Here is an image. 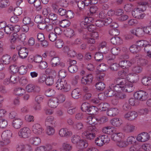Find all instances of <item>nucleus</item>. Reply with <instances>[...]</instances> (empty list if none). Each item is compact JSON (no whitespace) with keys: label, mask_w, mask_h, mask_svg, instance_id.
Segmentation results:
<instances>
[{"label":"nucleus","mask_w":151,"mask_h":151,"mask_svg":"<svg viewBox=\"0 0 151 151\" xmlns=\"http://www.w3.org/2000/svg\"><path fill=\"white\" fill-rule=\"evenodd\" d=\"M89 125L87 127V130L82 133V136L87 139L92 140L98 134V129L95 125L93 124V123L89 121Z\"/></svg>","instance_id":"f257e3e1"},{"label":"nucleus","mask_w":151,"mask_h":151,"mask_svg":"<svg viewBox=\"0 0 151 151\" xmlns=\"http://www.w3.org/2000/svg\"><path fill=\"white\" fill-rule=\"evenodd\" d=\"M55 86L58 89L62 90L64 92H68L71 89L70 86L67 84L66 81L62 79L57 81L55 84Z\"/></svg>","instance_id":"f03ea898"},{"label":"nucleus","mask_w":151,"mask_h":151,"mask_svg":"<svg viewBox=\"0 0 151 151\" xmlns=\"http://www.w3.org/2000/svg\"><path fill=\"white\" fill-rule=\"evenodd\" d=\"M136 62L139 66H145L147 65L148 63V61L145 58H141L139 54L134 55L133 58V63Z\"/></svg>","instance_id":"7ed1b4c3"},{"label":"nucleus","mask_w":151,"mask_h":151,"mask_svg":"<svg viewBox=\"0 0 151 151\" xmlns=\"http://www.w3.org/2000/svg\"><path fill=\"white\" fill-rule=\"evenodd\" d=\"M147 93L145 91L142 90L137 91L134 94V96L137 100L143 101L146 100L147 98Z\"/></svg>","instance_id":"20e7f679"},{"label":"nucleus","mask_w":151,"mask_h":151,"mask_svg":"<svg viewBox=\"0 0 151 151\" xmlns=\"http://www.w3.org/2000/svg\"><path fill=\"white\" fill-rule=\"evenodd\" d=\"M30 133L31 131L29 128L24 127L19 130L18 132V135L20 138H26L30 136Z\"/></svg>","instance_id":"39448f33"},{"label":"nucleus","mask_w":151,"mask_h":151,"mask_svg":"<svg viewBox=\"0 0 151 151\" xmlns=\"http://www.w3.org/2000/svg\"><path fill=\"white\" fill-rule=\"evenodd\" d=\"M12 132L9 130L4 131L2 134L1 137L2 140L6 142V143L9 144L10 142V138L12 136Z\"/></svg>","instance_id":"423d86ee"},{"label":"nucleus","mask_w":151,"mask_h":151,"mask_svg":"<svg viewBox=\"0 0 151 151\" xmlns=\"http://www.w3.org/2000/svg\"><path fill=\"white\" fill-rule=\"evenodd\" d=\"M132 76L131 73H129L128 74L126 78L127 80L130 83L128 85L127 84L126 85V84L124 85V87L125 88L124 91H125L127 92H131L132 91Z\"/></svg>","instance_id":"0eeeda50"},{"label":"nucleus","mask_w":151,"mask_h":151,"mask_svg":"<svg viewBox=\"0 0 151 151\" xmlns=\"http://www.w3.org/2000/svg\"><path fill=\"white\" fill-rule=\"evenodd\" d=\"M93 77L92 74H89L83 76L81 79V83L85 85H90L92 83Z\"/></svg>","instance_id":"6e6552de"},{"label":"nucleus","mask_w":151,"mask_h":151,"mask_svg":"<svg viewBox=\"0 0 151 151\" xmlns=\"http://www.w3.org/2000/svg\"><path fill=\"white\" fill-rule=\"evenodd\" d=\"M93 20V19L92 17H86L85 18L84 20L80 23V26L83 29H86Z\"/></svg>","instance_id":"1a4fd4ad"},{"label":"nucleus","mask_w":151,"mask_h":151,"mask_svg":"<svg viewBox=\"0 0 151 151\" xmlns=\"http://www.w3.org/2000/svg\"><path fill=\"white\" fill-rule=\"evenodd\" d=\"M150 139L149 133L143 132L138 134L136 139L138 142H145Z\"/></svg>","instance_id":"9d476101"},{"label":"nucleus","mask_w":151,"mask_h":151,"mask_svg":"<svg viewBox=\"0 0 151 151\" xmlns=\"http://www.w3.org/2000/svg\"><path fill=\"white\" fill-rule=\"evenodd\" d=\"M19 47H17L16 49L18 50V55L21 58H25L28 55V50L25 47L21 48L18 49Z\"/></svg>","instance_id":"9b49d317"},{"label":"nucleus","mask_w":151,"mask_h":151,"mask_svg":"<svg viewBox=\"0 0 151 151\" xmlns=\"http://www.w3.org/2000/svg\"><path fill=\"white\" fill-rule=\"evenodd\" d=\"M32 130L35 134L40 135L42 133L43 130L40 124H36L33 126Z\"/></svg>","instance_id":"f8f14e48"},{"label":"nucleus","mask_w":151,"mask_h":151,"mask_svg":"<svg viewBox=\"0 0 151 151\" xmlns=\"http://www.w3.org/2000/svg\"><path fill=\"white\" fill-rule=\"evenodd\" d=\"M45 125L46 126H52L55 127L56 125L54 117L51 116L47 117L45 120Z\"/></svg>","instance_id":"ddd939ff"},{"label":"nucleus","mask_w":151,"mask_h":151,"mask_svg":"<svg viewBox=\"0 0 151 151\" xmlns=\"http://www.w3.org/2000/svg\"><path fill=\"white\" fill-rule=\"evenodd\" d=\"M22 121L20 119H15L12 122L13 127L16 129L20 128L22 125Z\"/></svg>","instance_id":"4468645a"},{"label":"nucleus","mask_w":151,"mask_h":151,"mask_svg":"<svg viewBox=\"0 0 151 151\" xmlns=\"http://www.w3.org/2000/svg\"><path fill=\"white\" fill-rule=\"evenodd\" d=\"M48 104L50 107L55 108L57 107L59 103L57 99L56 98H53L49 100Z\"/></svg>","instance_id":"2eb2a0df"},{"label":"nucleus","mask_w":151,"mask_h":151,"mask_svg":"<svg viewBox=\"0 0 151 151\" xmlns=\"http://www.w3.org/2000/svg\"><path fill=\"white\" fill-rule=\"evenodd\" d=\"M71 134V132L69 131L66 128L61 129L59 132V134L61 137H67Z\"/></svg>","instance_id":"dca6fc26"},{"label":"nucleus","mask_w":151,"mask_h":151,"mask_svg":"<svg viewBox=\"0 0 151 151\" xmlns=\"http://www.w3.org/2000/svg\"><path fill=\"white\" fill-rule=\"evenodd\" d=\"M26 90L28 92H31L34 91H39L40 88L38 87H35L32 84L28 85L26 87Z\"/></svg>","instance_id":"f3484780"},{"label":"nucleus","mask_w":151,"mask_h":151,"mask_svg":"<svg viewBox=\"0 0 151 151\" xmlns=\"http://www.w3.org/2000/svg\"><path fill=\"white\" fill-rule=\"evenodd\" d=\"M143 28H138L136 29H133V34L138 37H141L145 34Z\"/></svg>","instance_id":"a211bd4d"},{"label":"nucleus","mask_w":151,"mask_h":151,"mask_svg":"<svg viewBox=\"0 0 151 151\" xmlns=\"http://www.w3.org/2000/svg\"><path fill=\"white\" fill-rule=\"evenodd\" d=\"M107 114L110 116H114L117 115L119 113V111L116 108H111L108 109Z\"/></svg>","instance_id":"6ab92c4d"},{"label":"nucleus","mask_w":151,"mask_h":151,"mask_svg":"<svg viewBox=\"0 0 151 151\" xmlns=\"http://www.w3.org/2000/svg\"><path fill=\"white\" fill-rule=\"evenodd\" d=\"M81 95V92L80 89L76 88L74 89L71 93L72 97L76 99H77L80 98Z\"/></svg>","instance_id":"aec40b11"},{"label":"nucleus","mask_w":151,"mask_h":151,"mask_svg":"<svg viewBox=\"0 0 151 151\" xmlns=\"http://www.w3.org/2000/svg\"><path fill=\"white\" fill-rule=\"evenodd\" d=\"M110 40L111 43L114 45H119L122 43V40L119 37H113Z\"/></svg>","instance_id":"412c9836"},{"label":"nucleus","mask_w":151,"mask_h":151,"mask_svg":"<svg viewBox=\"0 0 151 151\" xmlns=\"http://www.w3.org/2000/svg\"><path fill=\"white\" fill-rule=\"evenodd\" d=\"M11 60L10 56L8 55H6L2 57L1 59V62L4 64H8L10 63Z\"/></svg>","instance_id":"4be33fe9"},{"label":"nucleus","mask_w":151,"mask_h":151,"mask_svg":"<svg viewBox=\"0 0 151 151\" xmlns=\"http://www.w3.org/2000/svg\"><path fill=\"white\" fill-rule=\"evenodd\" d=\"M76 146L82 149L87 147L88 146V144L86 140L81 139Z\"/></svg>","instance_id":"5701e85b"},{"label":"nucleus","mask_w":151,"mask_h":151,"mask_svg":"<svg viewBox=\"0 0 151 151\" xmlns=\"http://www.w3.org/2000/svg\"><path fill=\"white\" fill-rule=\"evenodd\" d=\"M22 22L24 24L28 25L30 27H32L34 25V23L31 20V19L28 17H25L23 18Z\"/></svg>","instance_id":"b1692460"},{"label":"nucleus","mask_w":151,"mask_h":151,"mask_svg":"<svg viewBox=\"0 0 151 151\" xmlns=\"http://www.w3.org/2000/svg\"><path fill=\"white\" fill-rule=\"evenodd\" d=\"M114 83L116 85L124 86L126 84V80L124 78H116L114 81Z\"/></svg>","instance_id":"393cba45"},{"label":"nucleus","mask_w":151,"mask_h":151,"mask_svg":"<svg viewBox=\"0 0 151 151\" xmlns=\"http://www.w3.org/2000/svg\"><path fill=\"white\" fill-rule=\"evenodd\" d=\"M29 141L31 144L35 145H37L40 144L41 139L38 137H32L29 139Z\"/></svg>","instance_id":"a878e982"},{"label":"nucleus","mask_w":151,"mask_h":151,"mask_svg":"<svg viewBox=\"0 0 151 151\" xmlns=\"http://www.w3.org/2000/svg\"><path fill=\"white\" fill-rule=\"evenodd\" d=\"M109 105L107 103H101L98 104V108L101 111H106L108 109Z\"/></svg>","instance_id":"bb28decb"},{"label":"nucleus","mask_w":151,"mask_h":151,"mask_svg":"<svg viewBox=\"0 0 151 151\" xmlns=\"http://www.w3.org/2000/svg\"><path fill=\"white\" fill-rule=\"evenodd\" d=\"M46 133L49 136H52L55 133V129L54 126H46Z\"/></svg>","instance_id":"cd10ccee"},{"label":"nucleus","mask_w":151,"mask_h":151,"mask_svg":"<svg viewBox=\"0 0 151 151\" xmlns=\"http://www.w3.org/2000/svg\"><path fill=\"white\" fill-rule=\"evenodd\" d=\"M10 80L12 84L16 83L19 81V77L18 75L14 73L10 76Z\"/></svg>","instance_id":"c85d7f7f"},{"label":"nucleus","mask_w":151,"mask_h":151,"mask_svg":"<svg viewBox=\"0 0 151 151\" xmlns=\"http://www.w3.org/2000/svg\"><path fill=\"white\" fill-rule=\"evenodd\" d=\"M64 33L65 36L69 38H71L74 35L73 30L69 28H67L65 31Z\"/></svg>","instance_id":"c756f323"},{"label":"nucleus","mask_w":151,"mask_h":151,"mask_svg":"<svg viewBox=\"0 0 151 151\" xmlns=\"http://www.w3.org/2000/svg\"><path fill=\"white\" fill-rule=\"evenodd\" d=\"M121 121L120 119L119 118H114L111 119L110 122L114 126L119 127L121 124Z\"/></svg>","instance_id":"7c9ffc66"},{"label":"nucleus","mask_w":151,"mask_h":151,"mask_svg":"<svg viewBox=\"0 0 151 151\" xmlns=\"http://www.w3.org/2000/svg\"><path fill=\"white\" fill-rule=\"evenodd\" d=\"M150 4H148V2L144 0H141L138 2V4L139 5L142 6L144 7V8L142 9L144 12L146 10V6H148L151 7V0H149Z\"/></svg>","instance_id":"2f4dec72"},{"label":"nucleus","mask_w":151,"mask_h":151,"mask_svg":"<svg viewBox=\"0 0 151 151\" xmlns=\"http://www.w3.org/2000/svg\"><path fill=\"white\" fill-rule=\"evenodd\" d=\"M95 86L97 89L99 91H102L105 88L106 85L103 82H99L96 83Z\"/></svg>","instance_id":"473e14b6"},{"label":"nucleus","mask_w":151,"mask_h":151,"mask_svg":"<svg viewBox=\"0 0 151 151\" xmlns=\"http://www.w3.org/2000/svg\"><path fill=\"white\" fill-rule=\"evenodd\" d=\"M115 94V92L111 88H110L105 91V94L107 97H111Z\"/></svg>","instance_id":"72a5a7b5"},{"label":"nucleus","mask_w":151,"mask_h":151,"mask_svg":"<svg viewBox=\"0 0 151 151\" xmlns=\"http://www.w3.org/2000/svg\"><path fill=\"white\" fill-rule=\"evenodd\" d=\"M124 91L117 93L116 95V96L118 99L122 100L125 99L126 97V95L124 92Z\"/></svg>","instance_id":"f704fd0d"},{"label":"nucleus","mask_w":151,"mask_h":151,"mask_svg":"<svg viewBox=\"0 0 151 151\" xmlns=\"http://www.w3.org/2000/svg\"><path fill=\"white\" fill-rule=\"evenodd\" d=\"M13 26L11 25H6L4 30L5 33L7 34H10L13 32Z\"/></svg>","instance_id":"c9c22d12"},{"label":"nucleus","mask_w":151,"mask_h":151,"mask_svg":"<svg viewBox=\"0 0 151 151\" xmlns=\"http://www.w3.org/2000/svg\"><path fill=\"white\" fill-rule=\"evenodd\" d=\"M132 99L131 98L129 100V104H125L123 105V107L124 109L126 111L131 109L132 104Z\"/></svg>","instance_id":"e433bc0d"},{"label":"nucleus","mask_w":151,"mask_h":151,"mask_svg":"<svg viewBox=\"0 0 151 151\" xmlns=\"http://www.w3.org/2000/svg\"><path fill=\"white\" fill-rule=\"evenodd\" d=\"M60 59L58 57H55L51 60L50 63L52 66H56L59 64Z\"/></svg>","instance_id":"4c0bfd02"},{"label":"nucleus","mask_w":151,"mask_h":151,"mask_svg":"<svg viewBox=\"0 0 151 151\" xmlns=\"http://www.w3.org/2000/svg\"><path fill=\"white\" fill-rule=\"evenodd\" d=\"M98 109V107L94 106H90L88 113L90 114H95Z\"/></svg>","instance_id":"58836bf2"},{"label":"nucleus","mask_w":151,"mask_h":151,"mask_svg":"<svg viewBox=\"0 0 151 151\" xmlns=\"http://www.w3.org/2000/svg\"><path fill=\"white\" fill-rule=\"evenodd\" d=\"M27 68L26 66L24 65L21 66L18 68V72L21 75L25 74L27 71Z\"/></svg>","instance_id":"ea45409f"},{"label":"nucleus","mask_w":151,"mask_h":151,"mask_svg":"<svg viewBox=\"0 0 151 151\" xmlns=\"http://www.w3.org/2000/svg\"><path fill=\"white\" fill-rule=\"evenodd\" d=\"M124 130L127 132H129L132 131V122H128L124 127Z\"/></svg>","instance_id":"a19ab883"},{"label":"nucleus","mask_w":151,"mask_h":151,"mask_svg":"<svg viewBox=\"0 0 151 151\" xmlns=\"http://www.w3.org/2000/svg\"><path fill=\"white\" fill-rule=\"evenodd\" d=\"M90 107L89 104L87 102H84L83 103L81 106V110L83 111L88 113Z\"/></svg>","instance_id":"79ce46f5"},{"label":"nucleus","mask_w":151,"mask_h":151,"mask_svg":"<svg viewBox=\"0 0 151 151\" xmlns=\"http://www.w3.org/2000/svg\"><path fill=\"white\" fill-rule=\"evenodd\" d=\"M113 90L115 92L117 93L120 92L122 91H124L125 88L124 86H120L118 85H116L115 86H113Z\"/></svg>","instance_id":"37998d69"},{"label":"nucleus","mask_w":151,"mask_h":151,"mask_svg":"<svg viewBox=\"0 0 151 151\" xmlns=\"http://www.w3.org/2000/svg\"><path fill=\"white\" fill-rule=\"evenodd\" d=\"M70 24V21L65 19L61 21L60 26L62 27L66 28L68 27Z\"/></svg>","instance_id":"c03bdc74"},{"label":"nucleus","mask_w":151,"mask_h":151,"mask_svg":"<svg viewBox=\"0 0 151 151\" xmlns=\"http://www.w3.org/2000/svg\"><path fill=\"white\" fill-rule=\"evenodd\" d=\"M147 42L146 41L144 40H140L137 41L136 42V44L138 47H139L141 49V47H145L147 44Z\"/></svg>","instance_id":"a18cd8bd"},{"label":"nucleus","mask_w":151,"mask_h":151,"mask_svg":"<svg viewBox=\"0 0 151 151\" xmlns=\"http://www.w3.org/2000/svg\"><path fill=\"white\" fill-rule=\"evenodd\" d=\"M33 4L34 6L36 8V10L37 11H39L42 9V6L40 0H36Z\"/></svg>","instance_id":"49530a36"},{"label":"nucleus","mask_w":151,"mask_h":151,"mask_svg":"<svg viewBox=\"0 0 151 151\" xmlns=\"http://www.w3.org/2000/svg\"><path fill=\"white\" fill-rule=\"evenodd\" d=\"M72 146L66 143H64L63 145L61 151H69L72 149Z\"/></svg>","instance_id":"de8ad7c7"},{"label":"nucleus","mask_w":151,"mask_h":151,"mask_svg":"<svg viewBox=\"0 0 151 151\" xmlns=\"http://www.w3.org/2000/svg\"><path fill=\"white\" fill-rule=\"evenodd\" d=\"M133 151H139L140 148V145L138 143L139 142L136 141L135 140H133Z\"/></svg>","instance_id":"09e8293b"},{"label":"nucleus","mask_w":151,"mask_h":151,"mask_svg":"<svg viewBox=\"0 0 151 151\" xmlns=\"http://www.w3.org/2000/svg\"><path fill=\"white\" fill-rule=\"evenodd\" d=\"M145 52L147 54V55L151 57V45L147 44L144 48Z\"/></svg>","instance_id":"8fccbe9b"},{"label":"nucleus","mask_w":151,"mask_h":151,"mask_svg":"<svg viewBox=\"0 0 151 151\" xmlns=\"http://www.w3.org/2000/svg\"><path fill=\"white\" fill-rule=\"evenodd\" d=\"M49 40L52 42L55 41L57 38V35L53 32H50L48 35Z\"/></svg>","instance_id":"3c124183"},{"label":"nucleus","mask_w":151,"mask_h":151,"mask_svg":"<svg viewBox=\"0 0 151 151\" xmlns=\"http://www.w3.org/2000/svg\"><path fill=\"white\" fill-rule=\"evenodd\" d=\"M94 58L96 61H101L103 59L104 56L101 52H98L95 54Z\"/></svg>","instance_id":"603ef678"},{"label":"nucleus","mask_w":151,"mask_h":151,"mask_svg":"<svg viewBox=\"0 0 151 151\" xmlns=\"http://www.w3.org/2000/svg\"><path fill=\"white\" fill-rule=\"evenodd\" d=\"M54 83V78L52 76H49L47 78L45 81V83L48 86H51Z\"/></svg>","instance_id":"864d4df0"},{"label":"nucleus","mask_w":151,"mask_h":151,"mask_svg":"<svg viewBox=\"0 0 151 151\" xmlns=\"http://www.w3.org/2000/svg\"><path fill=\"white\" fill-rule=\"evenodd\" d=\"M55 93V91L54 90L49 88L46 91L45 94L46 96L49 97L54 95Z\"/></svg>","instance_id":"5fc2aeb1"},{"label":"nucleus","mask_w":151,"mask_h":151,"mask_svg":"<svg viewBox=\"0 0 151 151\" xmlns=\"http://www.w3.org/2000/svg\"><path fill=\"white\" fill-rule=\"evenodd\" d=\"M109 34L113 36H118L119 34V31L117 28L111 29L109 31Z\"/></svg>","instance_id":"6e6d98bb"},{"label":"nucleus","mask_w":151,"mask_h":151,"mask_svg":"<svg viewBox=\"0 0 151 151\" xmlns=\"http://www.w3.org/2000/svg\"><path fill=\"white\" fill-rule=\"evenodd\" d=\"M18 35L16 33H13L12 34L10 39V42L12 44L15 43L17 38H18Z\"/></svg>","instance_id":"4d7b16f0"},{"label":"nucleus","mask_w":151,"mask_h":151,"mask_svg":"<svg viewBox=\"0 0 151 151\" xmlns=\"http://www.w3.org/2000/svg\"><path fill=\"white\" fill-rule=\"evenodd\" d=\"M9 1L8 0H0V7L4 8L9 5Z\"/></svg>","instance_id":"13d9d810"},{"label":"nucleus","mask_w":151,"mask_h":151,"mask_svg":"<svg viewBox=\"0 0 151 151\" xmlns=\"http://www.w3.org/2000/svg\"><path fill=\"white\" fill-rule=\"evenodd\" d=\"M68 71L71 73H74L76 72L78 70V67L76 65H71L68 68Z\"/></svg>","instance_id":"bf43d9fd"},{"label":"nucleus","mask_w":151,"mask_h":151,"mask_svg":"<svg viewBox=\"0 0 151 151\" xmlns=\"http://www.w3.org/2000/svg\"><path fill=\"white\" fill-rule=\"evenodd\" d=\"M140 50V47H138L136 44H135L133 45V58L134 57V55H136V54H138L137 53Z\"/></svg>","instance_id":"052dcab7"},{"label":"nucleus","mask_w":151,"mask_h":151,"mask_svg":"<svg viewBox=\"0 0 151 151\" xmlns=\"http://www.w3.org/2000/svg\"><path fill=\"white\" fill-rule=\"evenodd\" d=\"M102 132L105 134H110L113 132V130L110 127H104L102 129Z\"/></svg>","instance_id":"680f3d73"},{"label":"nucleus","mask_w":151,"mask_h":151,"mask_svg":"<svg viewBox=\"0 0 151 151\" xmlns=\"http://www.w3.org/2000/svg\"><path fill=\"white\" fill-rule=\"evenodd\" d=\"M95 141L96 145L99 146H101L104 144V143L103 142L100 136L97 137Z\"/></svg>","instance_id":"e2e57ef3"},{"label":"nucleus","mask_w":151,"mask_h":151,"mask_svg":"<svg viewBox=\"0 0 151 151\" xmlns=\"http://www.w3.org/2000/svg\"><path fill=\"white\" fill-rule=\"evenodd\" d=\"M16 95L22 96L25 92L24 90L22 88L19 87L15 90Z\"/></svg>","instance_id":"0e129e2a"},{"label":"nucleus","mask_w":151,"mask_h":151,"mask_svg":"<svg viewBox=\"0 0 151 151\" xmlns=\"http://www.w3.org/2000/svg\"><path fill=\"white\" fill-rule=\"evenodd\" d=\"M81 139L80 137L78 135H75L72 138V142L76 145Z\"/></svg>","instance_id":"69168bd1"},{"label":"nucleus","mask_w":151,"mask_h":151,"mask_svg":"<svg viewBox=\"0 0 151 151\" xmlns=\"http://www.w3.org/2000/svg\"><path fill=\"white\" fill-rule=\"evenodd\" d=\"M120 51V49L118 47H114L112 48L111 49V53L114 55L113 56L118 55Z\"/></svg>","instance_id":"338daca9"},{"label":"nucleus","mask_w":151,"mask_h":151,"mask_svg":"<svg viewBox=\"0 0 151 151\" xmlns=\"http://www.w3.org/2000/svg\"><path fill=\"white\" fill-rule=\"evenodd\" d=\"M67 75L66 72L65 70H61L58 72V76L60 78H64Z\"/></svg>","instance_id":"774afa93"}]
</instances>
